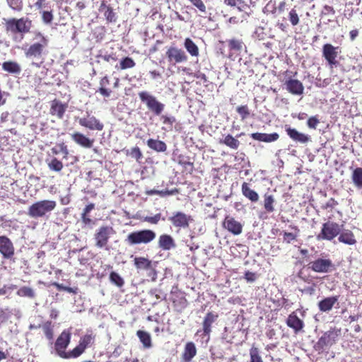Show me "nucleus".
I'll list each match as a JSON object with an SVG mask.
<instances>
[{
    "instance_id": "nucleus-1",
    "label": "nucleus",
    "mask_w": 362,
    "mask_h": 362,
    "mask_svg": "<svg viewBox=\"0 0 362 362\" xmlns=\"http://www.w3.org/2000/svg\"><path fill=\"white\" fill-rule=\"evenodd\" d=\"M33 41L28 48L24 49L25 56L28 59H41L47 53L49 40L41 32L35 31Z\"/></svg>"
},
{
    "instance_id": "nucleus-2",
    "label": "nucleus",
    "mask_w": 362,
    "mask_h": 362,
    "mask_svg": "<svg viewBox=\"0 0 362 362\" xmlns=\"http://www.w3.org/2000/svg\"><path fill=\"white\" fill-rule=\"evenodd\" d=\"M4 20L6 33H10L13 35L20 34L21 40L23 39L25 34L30 33L33 26L32 21L27 17L4 18Z\"/></svg>"
},
{
    "instance_id": "nucleus-3",
    "label": "nucleus",
    "mask_w": 362,
    "mask_h": 362,
    "mask_svg": "<svg viewBox=\"0 0 362 362\" xmlns=\"http://www.w3.org/2000/svg\"><path fill=\"white\" fill-rule=\"evenodd\" d=\"M71 332L69 329H64L58 336L54 343L56 354L62 358H73L72 350L66 351V349L71 342Z\"/></svg>"
},
{
    "instance_id": "nucleus-4",
    "label": "nucleus",
    "mask_w": 362,
    "mask_h": 362,
    "mask_svg": "<svg viewBox=\"0 0 362 362\" xmlns=\"http://www.w3.org/2000/svg\"><path fill=\"white\" fill-rule=\"evenodd\" d=\"M56 206L57 202L54 200L45 199L38 201L29 206L28 214L31 218H41L53 211Z\"/></svg>"
},
{
    "instance_id": "nucleus-5",
    "label": "nucleus",
    "mask_w": 362,
    "mask_h": 362,
    "mask_svg": "<svg viewBox=\"0 0 362 362\" xmlns=\"http://www.w3.org/2000/svg\"><path fill=\"white\" fill-rule=\"evenodd\" d=\"M116 233L115 229L110 226H102L95 230L93 239L95 246L99 249H110L109 242L110 238Z\"/></svg>"
},
{
    "instance_id": "nucleus-6",
    "label": "nucleus",
    "mask_w": 362,
    "mask_h": 362,
    "mask_svg": "<svg viewBox=\"0 0 362 362\" xmlns=\"http://www.w3.org/2000/svg\"><path fill=\"white\" fill-rule=\"evenodd\" d=\"M156 233L150 229H144L130 233L126 239L131 245L148 244L156 238Z\"/></svg>"
},
{
    "instance_id": "nucleus-7",
    "label": "nucleus",
    "mask_w": 362,
    "mask_h": 362,
    "mask_svg": "<svg viewBox=\"0 0 362 362\" xmlns=\"http://www.w3.org/2000/svg\"><path fill=\"white\" fill-rule=\"evenodd\" d=\"M308 269L316 273H330L335 270V265L332 260L327 256H322L311 261L308 264Z\"/></svg>"
},
{
    "instance_id": "nucleus-8",
    "label": "nucleus",
    "mask_w": 362,
    "mask_h": 362,
    "mask_svg": "<svg viewBox=\"0 0 362 362\" xmlns=\"http://www.w3.org/2000/svg\"><path fill=\"white\" fill-rule=\"evenodd\" d=\"M341 226L339 223L329 220L322 224L321 230L317 235V239L332 241L339 235L341 232Z\"/></svg>"
},
{
    "instance_id": "nucleus-9",
    "label": "nucleus",
    "mask_w": 362,
    "mask_h": 362,
    "mask_svg": "<svg viewBox=\"0 0 362 362\" xmlns=\"http://www.w3.org/2000/svg\"><path fill=\"white\" fill-rule=\"evenodd\" d=\"M96 334L92 331L88 332L79 339L78 344L72 349L73 358H77L81 356L87 349L92 347L95 344Z\"/></svg>"
},
{
    "instance_id": "nucleus-10",
    "label": "nucleus",
    "mask_w": 362,
    "mask_h": 362,
    "mask_svg": "<svg viewBox=\"0 0 362 362\" xmlns=\"http://www.w3.org/2000/svg\"><path fill=\"white\" fill-rule=\"evenodd\" d=\"M139 97L141 102L144 103L148 109L156 115H160L164 110L165 105L159 102L156 98L147 91L139 93Z\"/></svg>"
},
{
    "instance_id": "nucleus-11",
    "label": "nucleus",
    "mask_w": 362,
    "mask_h": 362,
    "mask_svg": "<svg viewBox=\"0 0 362 362\" xmlns=\"http://www.w3.org/2000/svg\"><path fill=\"white\" fill-rule=\"evenodd\" d=\"M170 301L177 313H182L188 305L185 292L180 290L177 286L173 287L170 291Z\"/></svg>"
},
{
    "instance_id": "nucleus-12",
    "label": "nucleus",
    "mask_w": 362,
    "mask_h": 362,
    "mask_svg": "<svg viewBox=\"0 0 362 362\" xmlns=\"http://www.w3.org/2000/svg\"><path fill=\"white\" fill-rule=\"evenodd\" d=\"M339 333L340 330L336 328L331 329L325 332L315 345V350L322 351L326 347L333 345L335 343L337 337L339 335Z\"/></svg>"
},
{
    "instance_id": "nucleus-13",
    "label": "nucleus",
    "mask_w": 362,
    "mask_h": 362,
    "mask_svg": "<svg viewBox=\"0 0 362 362\" xmlns=\"http://www.w3.org/2000/svg\"><path fill=\"white\" fill-rule=\"evenodd\" d=\"M165 57L168 63L173 65L186 62L188 60V57L185 52L175 45H172L167 49Z\"/></svg>"
},
{
    "instance_id": "nucleus-14",
    "label": "nucleus",
    "mask_w": 362,
    "mask_h": 362,
    "mask_svg": "<svg viewBox=\"0 0 362 362\" xmlns=\"http://www.w3.org/2000/svg\"><path fill=\"white\" fill-rule=\"evenodd\" d=\"M168 221H170L172 225L178 229H185L189 227L190 223H192L194 219L190 215H187L182 211H176L171 216L168 218Z\"/></svg>"
},
{
    "instance_id": "nucleus-15",
    "label": "nucleus",
    "mask_w": 362,
    "mask_h": 362,
    "mask_svg": "<svg viewBox=\"0 0 362 362\" xmlns=\"http://www.w3.org/2000/svg\"><path fill=\"white\" fill-rule=\"evenodd\" d=\"M339 47H334L332 44L326 43L322 46V57L331 66H337L339 64L337 58L340 52Z\"/></svg>"
},
{
    "instance_id": "nucleus-16",
    "label": "nucleus",
    "mask_w": 362,
    "mask_h": 362,
    "mask_svg": "<svg viewBox=\"0 0 362 362\" xmlns=\"http://www.w3.org/2000/svg\"><path fill=\"white\" fill-rule=\"evenodd\" d=\"M79 125L91 131H102L104 124L96 117L87 112L86 117H80L78 120Z\"/></svg>"
},
{
    "instance_id": "nucleus-17",
    "label": "nucleus",
    "mask_w": 362,
    "mask_h": 362,
    "mask_svg": "<svg viewBox=\"0 0 362 362\" xmlns=\"http://www.w3.org/2000/svg\"><path fill=\"white\" fill-rule=\"evenodd\" d=\"M222 226L224 229L234 235L241 234L243 228V225L230 215L225 216L222 222Z\"/></svg>"
},
{
    "instance_id": "nucleus-18",
    "label": "nucleus",
    "mask_w": 362,
    "mask_h": 362,
    "mask_svg": "<svg viewBox=\"0 0 362 362\" xmlns=\"http://www.w3.org/2000/svg\"><path fill=\"white\" fill-rule=\"evenodd\" d=\"M0 253L5 259H11L15 253L12 241L6 235L0 236Z\"/></svg>"
},
{
    "instance_id": "nucleus-19",
    "label": "nucleus",
    "mask_w": 362,
    "mask_h": 362,
    "mask_svg": "<svg viewBox=\"0 0 362 362\" xmlns=\"http://www.w3.org/2000/svg\"><path fill=\"white\" fill-rule=\"evenodd\" d=\"M218 317V315L213 312H208L206 314L202 322V334H201L202 338L207 337L209 339L212 331V325L217 320Z\"/></svg>"
},
{
    "instance_id": "nucleus-20",
    "label": "nucleus",
    "mask_w": 362,
    "mask_h": 362,
    "mask_svg": "<svg viewBox=\"0 0 362 362\" xmlns=\"http://www.w3.org/2000/svg\"><path fill=\"white\" fill-rule=\"evenodd\" d=\"M67 107L68 105L66 103H62L59 100L54 99L50 102L49 114L57 119H62Z\"/></svg>"
},
{
    "instance_id": "nucleus-21",
    "label": "nucleus",
    "mask_w": 362,
    "mask_h": 362,
    "mask_svg": "<svg viewBox=\"0 0 362 362\" xmlns=\"http://www.w3.org/2000/svg\"><path fill=\"white\" fill-rule=\"evenodd\" d=\"M286 90L294 95H301L304 91V86L298 79L289 78L284 82Z\"/></svg>"
},
{
    "instance_id": "nucleus-22",
    "label": "nucleus",
    "mask_w": 362,
    "mask_h": 362,
    "mask_svg": "<svg viewBox=\"0 0 362 362\" xmlns=\"http://www.w3.org/2000/svg\"><path fill=\"white\" fill-rule=\"evenodd\" d=\"M71 139L78 146L84 148H90L94 144V139H90L83 134L75 132L71 134Z\"/></svg>"
},
{
    "instance_id": "nucleus-23",
    "label": "nucleus",
    "mask_w": 362,
    "mask_h": 362,
    "mask_svg": "<svg viewBox=\"0 0 362 362\" xmlns=\"http://www.w3.org/2000/svg\"><path fill=\"white\" fill-rule=\"evenodd\" d=\"M286 323L296 334L301 332L305 326L303 320L300 319L295 312H292L288 315Z\"/></svg>"
},
{
    "instance_id": "nucleus-24",
    "label": "nucleus",
    "mask_w": 362,
    "mask_h": 362,
    "mask_svg": "<svg viewBox=\"0 0 362 362\" xmlns=\"http://www.w3.org/2000/svg\"><path fill=\"white\" fill-rule=\"evenodd\" d=\"M285 130L287 135L296 142L306 144L310 140L308 135L299 132L297 129L291 128L288 125H286Z\"/></svg>"
},
{
    "instance_id": "nucleus-25",
    "label": "nucleus",
    "mask_w": 362,
    "mask_h": 362,
    "mask_svg": "<svg viewBox=\"0 0 362 362\" xmlns=\"http://www.w3.org/2000/svg\"><path fill=\"white\" fill-rule=\"evenodd\" d=\"M339 300V296H333L323 298L317 303L320 311L322 313H329L334 308V305Z\"/></svg>"
},
{
    "instance_id": "nucleus-26",
    "label": "nucleus",
    "mask_w": 362,
    "mask_h": 362,
    "mask_svg": "<svg viewBox=\"0 0 362 362\" xmlns=\"http://www.w3.org/2000/svg\"><path fill=\"white\" fill-rule=\"evenodd\" d=\"M134 265L135 268L139 270L149 271L152 270L156 275V271L153 268L152 261L147 257H135L134 258Z\"/></svg>"
},
{
    "instance_id": "nucleus-27",
    "label": "nucleus",
    "mask_w": 362,
    "mask_h": 362,
    "mask_svg": "<svg viewBox=\"0 0 362 362\" xmlns=\"http://www.w3.org/2000/svg\"><path fill=\"white\" fill-rule=\"evenodd\" d=\"M197 351L194 343L192 341L187 342L181 356V361L191 362L193 358L197 355Z\"/></svg>"
},
{
    "instance_id": "nucleus-28",
    "label": "nucleus",
    "mask_w": 362,
    "mask_h": 362,
    "mask_svg": "<svg viewBox=\"0 0 362 362\" xmlns=\"http://www.w3.org/2000/svg\"><path fill=\"white\" fill-rule=\"evenodd\" d=\"M250 137L256 141L270 143L278 140L279 135L276 132L272 134L255 132L252 133Z\"/></svg>"
},
{
    "instance_id": "nucleus-29",
    "label": "nucleus",
    "mask_w": 362,
    "mask_h": 362,
    "mask_svg": "<svg viewBox=\"0 0 362 362\" xmlns=\"http://www.w3.org/2000/svg\"><path fill=\"white\" fill-rule=\"evenodd\" d=\"M338 240L339 242L348 245H354L357 243L354 233L348 229L339 233Z\"/></svg>"
},
{
    "instance_id": "nucleus-30",
    "label": "nucleus",
    "mask_w": 362,
    "mask_h": 362,
    "mask_svg": "<svg viewBox=\"0 0 362 362\" xmlns=\"http://www.w3.org/2000/svg\"><path fill=\"white\" fill-rule=\"evenodd\" d=\"M158 245L163 250H170L175 247V243L171 235L163 234L159 237Z\"/></svg>"
},
{
    "instance_id": "nucleus-31",
    "label": "nucleus",
    "mask_w": 362,
    "mask_h": 362,
    "mask_svg": "<svg viewBox=\"0 0 362 362\" xmlns=\"http://www.w3.org/2000/svg\"><path fill=\"white\" fill-rule=\"evenodd\" d=\"M37 327H41L42 329V331L48 340L52 341L53 339L54 325L52 321H45L38 326L30 325V329Z\"/></svg>"
},
{
    "instance_id": "nucleus-32",
    "label": "nucleus",
    "mask_w": 362,
    "mask_h": 362,
    "mask_svg": "<svg viewBox=\"0 0 362 362\" xmlns=\"http://www.w3.org/2000/svg\"><path fill=\"white\" fill-rule=\"evenodd\" d=\"M241 191L243 196L247 198L252 202H257L259 200V194L257 192L250 187L248 183L244 182L242 184Z\"/></svg>"
},
{
    "instance_id": "nucleus-33",
    "label": "nucleus",
    "mask_w": 362,
    "mask_h": 362,
    "mask_svg": "<svg viewBox=\"0 0 362 362\" xmlns=\"http://www.w3.org/2000/svg\"><path fill=\"white\" fill-rule=\"evenodd\" d=\"M110 84V78L107 76H105L100 80V87L98 92L104 98H109L111 95L112 90L107 88V86Z\"/></svg>"
},
{
    "instance_id": "nucleus-34",
    "label": "nucleus",
    "mask_w": 362,
    "mask_h": 362,
    "mask_svg": "<svg viewBox=\"0 0 362 362\" xmlns=\"http://www.w3.org/2000/svg\"><path fill=\"white\" fill-rule=\"evenodd\" d=\"M147 146L156 152H165L167 150L166 144L160 140L149 139L146 142Z\"/></svg>"
},
{
    "instance_id": "nucleus-35",
    "label": "nucleus",
    "mask_w": 362,
    "mask_h": 362,
    "mask_svg": "<svg viewBox=\"0 0 362 362\" xmlns=\"http://www.w3.org/2000/svg\"><path fill=\"white\" fill-rule=\"evenodd\" d=\"M2 69L4 71L11 74H18L21 71V66L14 61L4 62L2 64Z\"/></svg>"
},
{
    "instance_id": "nucleus-36",
    "label": "nucleus",
    "mask_w": 362,
    "mask_h": 362,
    "mask_svg": "<svg viewBox=\"0 0 362 362\" xmlns=\"http://www.w3.org/2000/svg\"><path fill=\"white\" fill-rule=\"evenodd\" d=\"M219 143L234 150H237L240 144V141L231 134L224 136L223 138L220 140Z\"/></svg>"
},
{
    "instance_id": "nucleus-37",
    "label": "nucleus",
    "mask_w": 362,
    "mask_h": 362,
    "mask_svg": "<svg viewBox=\"0 0 362 362\" xmlns=\"http://www.w3.org/2000/svg\"><path fill=\"white\" fill-rule=\"evenodd\" d=\"M184 47L187 52L192 56L197 57L199 55V49L198 46L189 37L186 38L184 42Z\"/></svg>"
},
{
    "instance_id": "nucleus-38",
    "label": "nucleus",
    "mask_w": 362,
    "mask_h": 362,
    "mask_svg": "<svg viewBox=\"0 0 362 362\" xmlns=\"http://www.w3.org/2000/svg\"><path fill=\"white\" fill-rule=\"evenodd\" d=\"M136 336L145 349H149L152 346L151 337L148 332L143 330H138L136 332Z\"/></svg>"
},
{
    "instance_id": "nucleus-39",
    "label": "nucleus",
    "mask_w": 362,
    "mask_h": 362,
    "mask_svg": "<svg viewBox=\"0 0 362 362\" xmlns=\"http://www.w3.org/2000/svg\"><path fill=\"white\" fill-rule=\"evenodd\" d=\"M177 163L180 165L185 170L192 173L194 168V163L190 160L189 156L179 155L177 156Z\"/></svg>"
},
{
    "instance_id": "nucleus-40",
    "label": "nucleus",
    "mask_w": 362,
    "mask_h": 362,
    "mask_svg": "<svg viewBox=\"0 0 362 362\" xmlns=\"http://www.w3.org/2000/svg\"><path fill=\"white\" fill-rule=\"evenodd\" d=\"M351 180L356 187L362 188V168L357 167L353 170Z\"/></svg>"
},
{
    "instance_id": "nucleus-41",
    "label": "nucleus",
    "mask_w": 362,
    "mask_h": 362,
    "mask_svg": "<svg viewBox=\"0 0 362 362\" xmlns=\"http://www.w3.org/2000/svg\"><path fill=\"white\" fill-rule=\"evenodd\" d=\"M275 199L274 195L269 193H265L264 194V208L268 213H272L274 211V204Z\"/></svg>"
},
{
    "instance_id": "nucleus-42",
    "label": "nucleus",
    "mask_w": 362,
    "mask_h": 362,
    "mask_svg": "<svg viewBox=\"0 0 362 362\" xmlns=\"http://www.w3.org/2000/svg\"><path fill=\"white\" fill-rule=\"evenodd\" d=\"M229 49L234 52L240 53L245 46L242 40L230 39L228 40Z\"/></svg>"
},
{
    "instance_id": "nucleus-43",
    "label": "nucleus",
    "mask_w": 362,
    "mask_h": 362,
    "mask_svg": "<svg viewBox=\"0 0 362 362\" xmlns=\"http://www.w3.org/2000/svg\"><path fill=\"white\" fill-rule=\"evenodd\" d=\"M125 155L134 158L138 163H141V160L143 158V153L138 146H134L131 149L123 150Z\"/></svg>"
},
{
    "instance_id": "nucleus-44",
    "label": "nucleus",
    "mask_w": 362,
    "mask_h": 362,
    "mask_svg": "<svg viewBox=\"0 0 362 362\" xmlns=\"http://www.w3.org/2000/svg\"><path fill=\"white\" fill-rule=\"evenodd\" d=\"M136 65L135 62L132 57H125L122 58L119 62V65H116L115 68L117 69L124 70L127 69H132Z\"/></svg>"
},
{
    "instance_id": "nucleus-45",
    "label": "nucleus",
    "mask_w": 362,
    "mask_h": 362,
    "mask_svg": "<svg viewBox=\"0 0 362 362\" xmlns=\"http://www.w3.org/2000/svg\"><path fill=\"white\" fill-rule=\"evenodd\" d=\"M47 164L50 170L57 173L60 172L64 168L62 162L56 157H53L49 161H47Z\"/></svg>"
},
{
    "instance_id": "nucleus-46",
    "label": "nucleus",
    "mask_w": 362,
    "mask_h": 362,
    "mask_svg": "<svg viewBox=\"0 0 362 362\" xmlns=\"http://www.w3.org/2000/svg\"><path fill=\"white\" fill-rule=\"evenodd\" d=\"M292 228L295 230V233L286 231L283 233V240L287 244H290L293 241L296 240L300 231L297 226H293Z\"/></svg>"
},
{
    "instance_id": "nucleus-47",
    "label": "nucleus",
    "mask_w": 362,
    "mask_h": 362,
    "mask_svg": "<svg viewBox=\"0 0 362 362\" xmlns=\"http://www.w3.org/2000/svg\"><path fill=\"white\" fill-rule=\"evenodd\" d=\"M236 112L240 116L241 120L244 121L250 116V110L247 105H243L236 107Z\"/></svg>"
},
{
    "instance_id": "nucleus-48",
    "label": "nucleus",
    "mask_w": 362,
    "mask_h": 362,
    "mask_svg": "<svg viewBox=\"0 0 362 362\" xmlns=\"http://www.w3.org/2000/svg\"><path fill=\"white\" fill-rule=\"evenodd\" d=\"M110 281L112 284L116 285L117 287H122L124 284V279L119 274L115 272H110Z\"/></svg>"
},
{
    "instance_id": "nucleus-49",
    "label": "nucleus",
    "mask_w": 362,
    "mask_h": 362,
    "mask_svg": "<svg viewBox=\"0 0 362 362\" xmlns=\"http://www.w3.org/2000/svg\"><path fill=\"white\" fill-rule=\"evenodd\" d=\"M17 295L21 297H28L30 298H33L35 297L33 290L28 286H23L20 288L17 291Z\"/></svg>"
},
{
    "instance_id": "nucleus-50",
    "label": "nucleus",
    "mask_w": 362,
    "mask_h": 362,
    "mask_svg": "<svg viewBox=\"0 0 362 362\" xmlns=\"http://www.w3.org/2000/svg\"><path fill=\"white\" fill-rule=\"evenodd\" d=\"M250 362H263L257 347L252 346L250 349Z\"/></svg>"
},
{
    "instance_id": "nucleus-51",
    "label": "nucleus",
    "mask_w": 362,
    "mask_h": 362,
    "mask_svg": "<svg viewBox=\"0 0 362 362\" xmlns=\"http://www.w3.org/2000/svg\"><path fill=\"white\" fill-rule=\"evenodd\" d=\"M9 7L15 11L20 12L23 8V0H6Z\"/></svg>"
},
{
    "instance_id": "nucleus-52",
    "label": "nucleus",
    "mask_w": 362,
    "mask_h": 362,
    "mask_svg": "<svg viewBox=\"0 0 362 362\" xmlns=\"http://www.w3.org/2000/svg\"><path fill=\"white\" fill-rule=\"evenodd\" d=\"M160 120L163 124L167 125V127L169 130L173 129V125L176 122V119L174 116H168L165 115L160 116Z\"/></svg>"
},
{
    "instance_id": "nucleus-53",
    "label": "nucleus",
    "mask_w": 362,
    "mask_h": 362,
    "mask_svg": "<svg viewBox=\"0 0 362 362\" xmlns=\"http://www.w3.org/2000/svg\"><path fill=\"white\" fill-rule=\"evenodd\" d=\"M104 16L107 23H113L117 20L116 14L112 7H107V10L104 12Z\"/></svg>"
},
{
    "instance_id": "nucleus-54",
    "label": "nucleus",
    "mask_w": 362,
    "mask_h": 362,
    "mask_svg": "<svg viewBox=\"0 0 362 362\" xmlns=\"http://www.w3.org/2000/svg\"><path fill=\"white\" fill-rule=\"evenodd\" d=\"M338 202L334 198H330L325 204H322L321 208L323 210H327L329 211H332L337 205Z\"/></svg>"
},
{
    "instance_id": "nucleus-55",
    "label": "nucleus",
    "mask_w": 362,
    "mask_h": 362,
    "mask_svg": "<svg viewBox=\"0 0 362 362\" xmlns=\"http://www.w3.org/2000/svg\"><path fill=\"white\" fill-rule=\"evenodd\" d=\"M288 19L292 25L295 26L299 23L300 19L297 11L292 8L288 13Z\"/></svg>"
},
{
    "instance_id": "nucleus-56",
    "label": "nucleus",
    "mask_w": 362,
    "mask_h": 362,
    "mask_svg": "<svg viewBox=\"0 0 362 362\" xmlns=\"http://www.w3.org/2000/svg\"><path fill=\"white\" fill-rule=\"evenodd\" d=\"M224 3L230 6H237L241 11V6H244L243 0H224Z\"/></svg>"
},
{
    "instance_id": "nucleus-57",
    "label": "nucleus",
    "mask_w": 362,
    "mask_h": 362,
    "mask_svg": "<svg viewBox=\"0 0 362 362\" xmlns=\"http://www.w3.org/2000/svg\"><path fill=\"white\" fill-rule=\"evenodd\" d=\"M53 14L52 11H42V19L43 22L46 24H49L52 23L53 20Z\"/></svg>"
},
{
    "instance_id": "nucleus-58",
    "label": "nucleus",
    "mask_w": 362,
    "mask_h": 362,
    "mask_svg": "<svg viewBox=\"0 0 362 362\" xmlns=\"http://www.w3.org/2000/svg\"><path fill=\"white\" fill-rule=\"evenodd\" d=\"M58 147L60 148L61 153L63 154V158L67 159L69 154L67 145L64 142H61L58 144Z\"/></svg>"
},
{
    "instance_id": "nucleus-59",
    "label": "nucleus",
    "mask_w": 362,
    "mask_h": 362,
    "mask_svg": "<svg viewBox=\"0 0 362 362\" xmlns=\"http://www.w3.org/2000/svg\"><path fill=\"white\" fill-rule=\"evenodd\" d=\"M161 214L160 213L156 214L153 216H146L144 218V221L151 224H157L160 220Z\"/></svg>"
},
{
    "instance_id": "nucleus-60",
    "label": "nucleus",
    "mask_w": 362,
    "mask_h": 362,
    "mask_svg": "<svg viewBox=\"0 0 362 362\" xmlns=\"http://www.w3.org/2000/svg\"><path fill=\"white\" fill-rule=\"evenodd\" d=\"M319 119L316 116L310 117L308 121L307 124L309 128L315 129L319 124Z\"/></svg>"
},
{
    "instance_id": "nucleus-61",
    "label": "nucleus",
    "mask_w": 362,
    "mask_h": 362,
    "mask_svg": "<svg viewBox=\"0 0 362 362\" xmlns=\"http://www.w3.org/2000/svg\"><path fill=\"white\" fill-rule=\"evenodd\" d=\"M335 13V11L334 8L331 6L325 5L323 6V9L322 11V15L325 16H333Z\"/></svg>"
},
{
    "instance_id": "nucleus-62",
    "label": "nucleus",
    "mask_w": 362,
    "mask_h": 362,
    "mask_svg": "<svg viewBox=\"0 0 362 362\" xmlns=\"http://www.w3.org/2000/svg\"><path fill=\"white\" fill-rule=\"evenodd\" d=\"M245 279L248 282H254L257 279V275L254 272L247 271L245 273Z\"/></svg>"
},
{
    "instance_id": "nucleus-63",
    "label": "nucleus",
    "mask_w": 362,
    "mask_h": 362,
    "mask_svg": "<svg viewBox=\"0 0 362 362\" xmlns=\"http://www.w3.org/2000/svg\"><path fill=\"white\" fill-rule=\"evenodd\" d=\"M177 193H179V189L177 188H174L171 190L158 191L157 192V194L160 196L173 195V194H175Z\"/></svg>"
},
{
    "instance_id": "nucleus-64",
    "label": "nucleus",
    "mask_w": 362,
    "mask_h": 362,
    "mask_svg": "<svg viewBox=\"0 0 362 362\" xmlns=\"http://www.w3.org/2000/svg\"><path fill=\"white\" fill-rule=\"evenodd\" d=\"M81 221L85 226H88L93 223V220L89 217L88 214H81Z\"/></svg>"
}]
</instances>
